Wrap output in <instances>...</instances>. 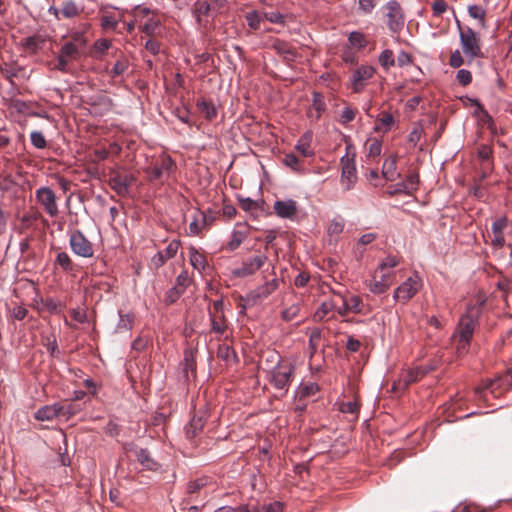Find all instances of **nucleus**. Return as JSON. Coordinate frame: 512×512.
I'll return each mask as SVG.
<instances>
[{"instance_id": "f257e3e1", "label": "nucleus", "mask_w": 512, "mask_h": 512, "mask_svg": "<svg viewBox=\"0 0 512 512\" xmlns=\"http://www.w3.org/2000/svg\"><path fill=\"white\" fill-rule=\"evenodd\" d=\"M128 68L123 52L108 39L98 41V72L102 77L116 79Z\"/></svg>"}, {"instance_id": "f03ea898", "label": "nucleus", "mask_w": 512, "mask_h": 512, "mask_svg": "<svg viewBox=\"0 0 512 512\" xmlns=\"http://www.w3.org/2000/svg\"><path fill=\"white\" fill-rule=\"evenodd\" d=\"M480 315L479 307H470L467 313L460 318L457 333L454 336L458 354H464L473 336V332Z\"/></svg>"}, {"instance_id": "7ed1b4c3", "label": "nucleus", "mask_w": 512, "mask_h": 512, "mask_svg": "<svg viewBox=\"0 0 512 512\" xmlns=\"http://www.w3.org/2000/svg\"><path fill=\"white\" fill-rule=\"evenodd\" d=\"M458 23L460 45L463 53L468 57L469 61L475 58H482L484 54L481 50V39L478 33H476L471 27H462Z\"/></svg>"}, {"instance_id": "20e7f679", "label": "nucleus", "mask_w": 512, "mask_h": 512, "mask_svg": "<svg viewBox=\"0 0 512 512\" xmlns=\"http://www.w3.org/2000/svg\"><path fill=\"white\" fill-rule=\"evenodd\" d=\"M98 180L107 182L118 195L123 196L128 193V188L134 178L124 171L108 167L102 169V178L98 175Z\"/></svg>"}, {"instance_id": "39448f33", "label": "nucleus", "mask_w": 512, "mask_h": 512, "mask_svg": "<svg viewBox=\"0 0 512 512\" xmlns=\"http://www.w3.org/2000/svg\"><path fill=\"white\" fill-rule=\"evenodd\" d=\"M294 365L289 362L277 363L270 373L269 381L277 390L288 391L294 377Z\"/></svg>"}, {"instance_id": "423d86ee", "label": "nucleus", "mask_w": 512, "mask_h": 512, "mask_svg": "<svg viewBox=\"0 0 512 512\" xmlns=\"http://www.w3.org/2000/svg\"><path fill=\"white\" fill-rule=\"evenodd\" d=\"M355 156L352 146L347 145L346 154L340 159L341 183L346 190H350L357 180Z\"/></svg>"}, {"instance_id": "0eeeda50", "label": "nucleus", "mask_w": 512, "mask_h": 512, "mask_svg": "<svg viewBox=\"0 0 512 512\" xmlns=\"http://www.w3.org/2000/svg\"><path fill=\"white\" fill-rule=\"evenodd\" d=\"M192 13L201 33L206 34L213 25L212 20L216 17L212 12L210 1L197 0L192 6Z\"/></svg>"}, {"instance_id": "6e6552de", "label": "nucleus", "mask_w": 512, "mask_h": 512, "mask_svg": "<svg viewBox=\"0 0 512 512\" xmlns=\"http://www.w3.org/2000/svg\"><path fill=\"white\" fill-rule=\"evenodd\" d=\"M224 304L222 300H216L212 304V308L209 309V319L211 325V333L217 335V339H221V337L226 334L228 330V321L224 314Z\"/></svg>"}, {"instance_id": "1a4fd4ad", "label": "nucleus", "mask_w": 512, "mask_h": 512, "mask_svg": "<svg viewBox=\"0 0 512 512\" xmlns=\"http://www.w3.org/2000/svg\"><path fill=\"white\" fill-rule=\"evenodd\" d=\"M422 285L420 276L415 273L395 289L393 297L396 301L406 304L419 292Z\"/></svg>"}, {"instance_id": "9d476101", "label": "nucleus", "mask_w": 512, "mask_h": 512, "mask_svg": "<svg viewBox=\"0 0 512 512\" xmlns=\"http://www.w3.org/2000/svg\"><path fill=\"white\" fill-rule=\"evenodd\" d=\"M278 286L279 281L276 278L270 281H266L263 285H260L247 293L243 300L247 305H256L264 299L268 298L274 291L278 289Z\"/></svg>"}, {"instance_id": "9b49d317", "label": "nucleus", "mask_w": 512, "mask_h": 512, "mask_svg": "<svg viewBox=\"0 0 512 512\" xmlns=\"http://www.w3.org/2000/svg\"><path fill=\"white\" fill-rule=\"evenodd\" d=\"M387 26L393 32H399L404 27L405 17L400 4L390 1L385 5Z\"/></svg>"}, {"instance_id": "f8f14e48", "label": "nucleus", "mask_w": 512, "mask_h": 512, "mask_svg": "<svg viewBox=\"0 0 512 512\" xmlns=\"http://www.w3.org/2000/svg\"><path fill=\"white\" fill-rule=\"evenodd\" d=\"M126 451L128 457L134 458L143 469L157 471L160 468V464L151 457L148 450L129 444L126 446Z\"/></svg>"}, {"instance_id": "ddd939ff", "label": "nucleus", "mask_w": 512, "mask_h": 512, "mask_svg": "<svg viewBox=\"0 0 512 512\" xmlns=\"http://www.w3.org/2000/svg\"><path fill=\"white\" fill-rule=\"evenodd\" d=\"M36 201L43 207L51 217H56L59 213L57 197L49 187H40L35 192Z\"/></svg>"}, {"instance_id": "4468645a", "label": "nucleus", "mask_w": 512, "mask_h": 512, "mask_svg": "<svg viewBox=\"0 0 512 512\" xmlns=\"http://www.w3.org/2000/svg\"><path fill=\"white\" fill-rule=\"evenodd\" d=\"M268 262L265 254H258L243 260L242 265L234 270L237 277H248L254 275Z\"/></svg>"}, {"instance_id": "2eb2a0df", "label": "nucleus", "mask_w": 512, "mask_h": 512, "mask_svg": "<svg viewBox=\"0 0 512 512\" xmlns=\"http://www.w3.org/2000/svg\"><path fill=\"white\" fill-rule=\"evenodd\" d=\"M70 415L69 407L60 404L43 406L35 412V418L39 421H52L58 417L68 419Z\"/></svg>"}, {"instance_id": "dca6fc26", "label": "nucleus", "mask_w": 512, "mask_h": 512, "mask_svg": "<svg viewBox=\"0 0 512 512\" xmlns=\"http://www.w3.org/2000/svg\"><path fill=\"white\" fill-rule=\"evenodd\" d=\"M394 282V273L385 272L377 269L374 272L373 278L370 280L368 287L374 294L385 293Z\"/></svg>"}, {"instance_id": "f3484780", "label": "nucleus", "mask_w": 512, "mask_h": 512, "mask_svg": "<svg viewBox=\"0 0 512 512\" xmlns=\"http://www.w3.org/2000/svg\"><path fill=\"white\" fill-rule=\"evenodd\" d=\"M70 246L73 252L82 257H92L94 253L93 244L85 236L76 231L70 236Z\"/></svg>"}, {"instance_id": "a211bd4d", "label": "nucleus", "mask_w": 512, "mask_h": 512, "mask_svg": "<svg viewBox=\"0 0 512 512\" xmlns=\"http://www.w3.org/2000/svg\"><path fill=\"white\" fill-rule=\"evenodd\" d=\"M509 223L506 217L497 218L491 227V234H489L491 245L496 249H501L505 246L504 231L508 228Z\"/></svg>"}, {"instance_id": "6ab92c4d", "label": "nucleus", "mask_w": 512, "mask_h": 512, "mask_svg": "<svg viewBox=\"0 0 512 512\" xmlns=\"http://www.w3.org/2000/svg\"><path fill=\"white\" fill-rule=\"evenodd\" d=\"M180 246L181 242L179 240H172L164 250L159 251L152 257L151 265L155 269L162 267L167 260L175 257Z\"/></svg>"}, {"instance_id": "aec40b11", "label": "nucleus", "mask_w": 512, "mask_h": 512, "mask_svg": "<svg viewBox=\"0 0 512 512\" xmlns=\"http://www.w3.org/2000/svg\"><path fill=\"white\" fill-rule=\"evenodd\" d=\"M336 298H339L341 302H344L346 309L350 310L351 313L360 314L363 310V301L360 296L354 294H343L340 291H332Z\"/></svg>"}, {"instance_id": "412c9836", "label": "nucleus", "mask_w": 512, "mask_h": 512, "mask_svg": "<svg viewBox=\"0 0 512 512\" xmlns=\"http://www.w3.org/2000/svg\"><path fill=\"white\" fill-rule=\"evenodd\" d=\"M337 307V299L331 298L329 300L324 301L315 311L313 315V319L316 322H323L326 320L334 319L335 315L333 312Z\"/></svg>"}, {"instance_id": "4be33fe9", "label": "nucleus", "mask_w": 512, "mask_h": 512, "mask_svg": "<svg viewBox=\"0 0 512 512\" xmlns=\"http://www.w3.org/2000/svg\"><path fill=\"white\" fill-rule=\"evenodd\" d=\"M374 68L371 66H361L352 75L353 91L359 93L365 86V81L374 75Z\"/></svg>"}, {"instance_id": "5701e85b", "label": "nucleus", "mask_w": 512, "mask_h": 512, "mask_svg": "<svg viewBox=\"0 0 512 512\" xmlns=\"http://www.w3.org/2000/svg\"><path fill=\"white\" fill-rule=\"evenodd\" d=\"M274 211L281 218H293L298 212L297 202L294 200H277L274 203Z\"/></svg>"}, {"instance_id": "b1692460", "label": "nucleus", "mask_w": 512, "mask_h": 512, "mask_svg": "<svg viewBox=\"0 0 512 512\" xmlns=\"http://www.w3.org/2000/svg\"><path fill=\"white\" fill-rule=\"evenodd\" d=\"M424 376L426 375L421 366L415 367L401 374L399 385L402 386V389H407L411 384L418 382Z\"/></svg>"}, {"instance_id": "393cba45", "label": "nucleus", "mask_w": 512, "mask_h": 512, "mask_svg": "<svg viewBox=\"0 0 512 512\" xmlns=\"http://www.w3.org/2000/svg\"><path fill=\"white\" fill-rule=\"evenodd\" d=\"M326 110V103L324 96L321 93H313V102L308 110V117L314 120H319Z\"/></svg>"}, {"instance_id": "a878e982", "label": "nucleus", "mask_w": 512, "mask_h": 512, "mask_svg": "<svg viewBox=\"0 0 512 512\" xmlns=\"http://www.w3.org/2000/svg\"><path fill=\"white\" fill-rule=\"evenodd\" d=\"M197 110L207 121H213L217 117V108L211 100L199 98L196 102Z\"/></svg>"}, {"instance_id": "bb28decb", "label": "nucleus", "mask_w": 512, "mask_h": 512, "mask_svg": "<svg viewBox=\"0 0 512 512\" xmlns=\"http://www.w3.org/2000/svg\"><path fill=\"white\" fill-rule=\"evenodd\" d=\"M46 44V38L40 34L29 36L23 40V47L29 53L35 54L42 50Z\"/></svg>"}, {"instance_id": "cd10ccee", "label": "nucleus", "mask_w": 512, "mask_h": 512, "mask_svg": "<svg viewBox=\"0 0 512 512\" xmlns=\"http://www.w3.org/2000/svg\"><path fill=\"white\" fill-rule=\"evenodd\" d=\"M486 391H489L494 397H498L503 393L502 389L499 387L498 381L495 378L488 379V380L484 381L482 385L477 386L475 388V394L479 398H483L484 393Z\"/></svg>"}, {"instance_id": "c85d7f7f", "label": "nucleus", "mask_w": 512, "mask_h": 512, "mask_svg": "<svg viewBox=\"0 0 512 512\" xmlns=\"http://www.w3.org/2000/svg\"><path fill=\"white\" fill-rule=\"evenodd\" d=\"M394 117L391 113L383 111L376 120L375 131L387 133L394 124Z\"/></svg>"}, {"instance_id": "c756f323", "label": "nucleus", "mask_w": 512, "mask_h": 512, "mask_svg": "<svg viewBox=\"0 0 512 512\" xmlns=\"http://www.w3.org/2000/svg\"><path fill=\"white\" fill-rule=\"evenodd\" d=\"M345 221L342 217L337 216L333 218L327 227V234L330 237V241H336L339 235L343 232Z\"/></svg>"}, {"instance_id": "7c9ffc66", "label": "nucleus", "mask_w": 512, "mask_h": 512, "mask_svg": "<svg viewBox=\"0 0 512 512\" xmlns=\"http://www.w3.org/2000/svg\"><path fill=\"white\" fill-rule=\"evenodd\" d=\"M312 141V133L306 132L304 133L296 144V150L304 157H310L313 155V151L310 149V144Z\"/></svg>"}, {"instance_id": "2f4dec72", "label": "nucleus", "mask_w": 512, "mask_h": 512, "mask_svg": "<svg viewBox=\"0 0 512 512\" xmlns=\"http://www.w3.org/2000/svg\"><path fill=\"white\" fill-rule=\"evenodd\" d=\"M138 27L141 32L145 33L148 36H153L158 32L160 28V20L156 18L155 14H153L143 23L139 24Z\"/></svg>"}, {"instance_id": "473e14b6", "label": "nucleus", "mask_w": 512, "mask_h": 512, "mask_svg": "<svg viewBox=\"0 0 512 512\" xmlns=\"http://www.w3.org/2000/svg\"><path fill=\"white\" fill-rule=\"evenodd\" d=\"M217 357L225 361L227 364L235 363L238 359L235 350L225 343L219 345L217 350Z\"/></svg>"}, {"instance_id": "72a5a7b5", "label": "nucleus", "mask_w": 512, "mask_h": 512, "mask_svg": "<svg viewBox=\"0 0 512 512\" xmlns=\"http://www.w3.org/2000/svg\"><path fill=\"white\" fill-rule=\"evenodd\" d=\"M189 260L193 268L198 271L205 270L207 266L206 257L199 253L194 247L189 248Z\"/></svg>"}, {"instance_id": "f704fd0d", "label": "nucleus", "mask_w": 512, "mask_h": 512, "mask_svg": "<svg viewBox=\"0 0 512 512\" xmlns=\"http://www.w3.org/2000/svg\"><path fill=\"white\" fill-rule=\"evenodd\" d=\"M204 419L201 416L194 415L186 427V435L189 439L196 437L204 427Z\"/></svg>"}, {"instance_id": "c9c22d12", "label": "nucleus", "mask_w": 512, "mask_h": 512, "mask_svg": "<svg viewBox=\"0 0 512 512\" xmlns=\"http://www.w3.org/2000/svg\"><path fill=\"white\" fill-rule=\"evenodd\" d=\"M397 157L389 155L383 163L382 174L386 180H393L396 174Z\"/></svg>"}, {"instance_id": "e433bc0d", "label": "nucleus", "mask_w": 512, "mask_h": 512, "mask_svg": "<svg viewBox=\"0 0 512 512\" xmlns=\"http://www.w3.org/2000/svg\"><path fill=\"white\" fill-rule=\"evenodd\" d=\"M419 176L416 173H410L407 178L403 181L402 184H399V191H404L406 193H412L418 187Z\"/></svg>"}, {"instance_id": "4c0bfd02", "label": "nucleus", "mask_w": 512, "mask_h": 512, "mask_svg": "<svg viewBox=\"0 0 512 512\" xmlns=\"http://www.w3.org/2000/svg\"><path fill=\"white\" fill-rule=\"evenodd\" d=\"M60 53L63 55V57L68 58L69 60L76 59L80 54V48L78 42H67L65 43Z\"/></svg>"}, {"instance_id": "58836bf2", "label": "nucleus", "mask_w": 512, "mask_h": 512, "mask_svg": "<svg viewBox=\"0 0 512 512\" xmlns=\"http://www.w3.org/2000/svg\"><path fill=\"white\" fill-rule=\"evenodd\" d=\"M366 149H367V158L368 159H375L381 154L382 150V142L376 138L369 139L366 142Z\"/></svg>"}, {"instance_id": "ea45409f", "label": "nucleus", "mask_w": 512, "mask_h": 512, "mask_svg": "<svg viewBox=\"0 0 512 512\" xmlns=\"http://www.w3.org/2000/svg\"><path fill=\"white\" fill-rule=\"evenodd\" d=\"M322 338V331L319 328H314L311 330L309 335V351H310V357H312L320 344Z\"/></svg>"}, {"instance_id": "a19ab883", "label": "nucleus", "mask_w": 512, "mask_h": 512, "mask_svg": "<svg viewBox=\"0 0 512 512\" xmlns=\"http://www.w3.org/2000/svg\"><path fill=\"white\" fill-rule=\"evenodd\" d=\"M153 14L154 13L149 8L143 6H137L132 11L133 19L138 23V25L143 23Z\"/></svg>"}, {"instance_id": "79ce46f5", "label": "nucleus", "mask_w": 512, "mask_h": 512, "mask_svg": "<svg viewBox=\"0 0 512 512\" xmlns=\"http://www.w3.org/2000/svg\"><path fill=\"white\" fill-rule=\"evenodd\" d=\"M283 510L284 504L279 501L253 506V512H283Z\"/></svg>"}, {"instance_id": "37998d69", "label": "nucleus", "mask_w": 512, "mask_h": 512, "mask_svg": "<svg viewBox=\"0 0 512 512\" xmlns=\"http://www.w3.org/2000/svg\"><path fill=\"white\" fill-rule=\"evenodd\" d=\"M319 391V386L316 383H306L302 384L298 389V397L299 401L302 400V398L310 397L315 395Z\"/></svg>"}, {"instance_id": "c03bdc74", "label": "nucleus", "mask_w": 512, "mask_h": 512, "mask_svg": "<svg viewBox=\"0 0 512 512\" xmlns=\"http://www.w3.org/2000/svg\"><path fill=\"white\" fill-rule=\"evenodd\" d=\"M64 18H73L80 13V8L73 1H66L63 3L60 10Z\"/></svg>"}, {"instance_id": "a18cd8bd", "label": "nucleus", "mask_w": 512, "mask_h": 512, "mask_svg": "<svg viewBox=\"0 0 512 512\" xmlns=\"http://www.w3.org/2000/svg\"><path fill=\"white\" fill-rule=\"evenodd\" d=\"M246 236V233L243 231H233L231 238L227 243V249L230 251H234L235 249H237L242 244Z\"/></svg>"}, {"instance_id": "49530a36", "label": "nucleus", "mask_w": 512, "mask_h": 512, "mask_svg": "<svg viewBox=\"0 0 512 512\" xmlns=\"http://www.w3.org/2000/svg\"><path fill=\"white\" fill-rule=\"evenodd\" d=\"M283 163L296 173H302L303 171L300 159L294 154H286Z\"/></svg>"}, {"instance_id": "de8ad7c7", "label": "nucleus", "mask_w": 512, "mask_h": 512, "mask_svg": "<svg viewBox=\"0 0 512 512\" xmlns=\"http://www.w3.org/2000/svg\"><path fill=\"white\" fill-rule=\"evenodd\" d=\"M100 24L104 31H113L118 25V20L115 14L102 15L100 18Z\"/></svg>"}, {"instance_id": "09e8293b", "label": "nucleus", "mask_w": 512, "mask_h": 512, "mask_svg": "<svg viewBox=\"0 0 512 512\" xmlns=\"http://www.w3.org/2000/svg\"><path fill=\"white\" fill-rule=\"evenodd\" d=\"M379 63L381 66L388 70L390 67L395 65V58L392 50L386 49L379 56Z\"/></svg>"}, {"instance_id": "8fccbe9b", "label": "nucleus", "mask_w": 512, "mask_h": 512, "mask_svg": "<svg viewBox=\"0 0 512 512\" xmlns=\"http://www.w3.org/2000/svg\"><path fill=\"white\" fill-rule=\"evenodd\" d=\"M184 370L186 373L188 371L195 373L196 371L195 352L192 350H186L184 353Z\"/></svg>"}, {"instance_id": "3c124183", "label": "nucleus", "mask_w": 512, "mask_h": 512, "mask_svg": "<svg viewBox=\"0 0 512 512\" xmlns=\"http://www.w3.org/2000/svg\"><path fill=\"white\" fill-rule=\"evenodd\" d=\"M400 262V258L397 256L389 255L387 256L377 269H380L382 272H391L390 270L396 267Z\"/></svg>"}, {"instance_id": "603ef678", "label": "nucleus", "mask_w": 512, "mask_h": 512, "mask_svg": "<svg viewBox=\"0 0 512 512\" xmlns=\"http://www.w3.org/2000/svg\"><path fill=\"white\" fill-rule=\"evenodd\" d=\"M339 409L342 413L357 415L360 404L357 399H354L353 401L342 402Z\"/></svg>"}, {"instance_id": "864d4df0", "label": "nucleus", "mask_w": 512, "mask_h": 512, "mask_svg": "<svg viewBox=\"0 0 512 512\" xmlns=\"http://www.w3.org/2000/svg\"><path fill=\"white\" fill-rule=\"evenodd\" d=\"M112 105V100L108 95H98V115L109 111L112 108Z\"/></svg>"}, {"instance_id": "5fc2aeb1", "label": "nucleus", "mask_w": 512, "mask_h": 512, "mask_svg": "<svg viewBox=\"0 0 512 512\" xmlns=\"http://www.w3.org/2000/svg\"><path fill=\"white\" fill-rule=\"evenodd\" d=\"M357 110L346 106L339 116V122L343 125L352 122L356 117Z\"/></svg>"}, {"instance_id": "6e6d98bb", "label": "nucleus", "mask_w": 512, "mask_h": 512, "mask_svg": "<svg viewBox=\"0 0 512 512\" xmlns=\"http://www.w3.org/2000/svg\"><path fill=\"white\" fill-rule=\"evenodd\" d=\"M56 263L65 271L72 270V261L66 252H60L57 255Z\"/></svg>"}, {"instance_id": "4d7b16f0", "label": "nucleus", "mask_w": 512, "mask_h": 512, "mask_svg": "<svg viewBox=\"0 0 512 512\" xmlns=\"http://www.w3.org/2000/svg\"><path fill=\"white\" fill-rule=\"evenodd\" d=\"M191 278L187 271H182L176 278L175 287L185 292L186 288L190 285Z\"/></svg>"}, {"instance_id": "13d9d810", "label": "nucleus", "mask_w": 512, "mask_h": 512, "mask_svg": "<svg viewBox=\"0 0 512 512\" xmlns=\"http://www.w3.org/2000/svg\"><path fill=\"white\" fill-rule=\"evenodd\" d=\"M349 42L352 46L358 47V48H363L367 44L365 36L360 32H352L349 35Z\"/></svg>"}, {"instance_id": "bf43d9fd", "label": "nucleus", "mask_w": 512, "mask_h": 512, "mask_svg": "<svg viewBox=\"0 0 512 512\" xmlns=\"http://www.w3.org/2000/svg\"><path fill=\"white\" fill-rule=\"evenodd\" d=\"M468 13H469L470 17L480 20L481 24L484 25L485 10L482 7H480L478 5H470L468 7Z\"/></svg>"}, {"instance_id": "052dcab7", "label": "nucleus", "mask_w": 512, "mask_h": 512, "mask_svg": "<svg viewBox=\"0 0 512 512\" xmlns=\"http://www.w3.org/2000/svg\"><path fill=\"white\" fill-rule=\"evenodd\" d=\"M207 485V480L205 478L197 479L194 481H190L187 484V493L188 494H194L199 492L202 488H204Z\"/></svg>"}, {"instance_id": "680f3d73", "label": "nucleus", "mask_w": 512, "mask_h": 512, "mask_svg": "<svg viewBox=\"0 0 512 512\" xmlns=\"http://www.w3.org/2000/svg\"><path fill=\"white\" fill-rule=\"evenodd\" d=\"M30 139L33 146L38 149H44L47 145L44 135L39 131H33Z\"/></svg>"}, {"instance_id": "e2e57ef3", "label": "nucleus", "mask_w": 512, "mask_h": 512, "mask_svg": "<svg viewBox=\"0 0 512 512\" xmlns=\"http://www.w3.org/2000/svg\"><path fill=\"white\" fill-rule=\"evenodd\" d=\"M248 26L253 30H258L260 28L261 18L257 11H252L246 14L245 16Z\"/></svg>"}, {"instance_id": "0e129e2a", "label": "nucleus", "mask_w": 512, "mask_h": 512, "mask_svg": "<svg viewBox=\"0 0 512 512\" xmlns=\"http://www.w3.org/2000/svg\"><path fill=\"white\" fill-rule=\"evenodd\" d=\"M456 79L462 86H467L472 82V73L467 69H460L457 72Z\"/></svg>"}, {"instance_id": "69168bd1", "label": "nucleus", "mask_w": 512, "mask_h": 512, "mask_svg": "<svg viewBox=\"0 0 512 512\" xmlns=\"http://www.w3.org/2000/svg\"><path fill=\"white\" fill-rule=\"evenodd\" d=\"M183 293L184 292L182 290L173 286L171 289H169L167 291L166 296H165V302L167 304H172V303L176 302Z\"/></svg>"}, {"instance_id": "338daca9", "label": "nucleus", "mask_w": 512, "mask_h": 512, "mask_svg": "<svg viewBox=\"0 0 512 512\" xmlns=\"http://www.w3.org/2000/svg\"><path fill=\"white\" fill-rule=\"evenodd\" d=\"M464 64V58L459 50L451 53L449 65L453 68H459Z\"/></svg>"}, {"instance_id": "774afa93", "label": "nucleus", "mask_w": 512, "mask_h": 512, "mask_svg": "<svg viewBox=\"0 0 512 512\" xmlns=\"http://www.w3.org/2000/svg\"><path fill=\"white\" fill-rule=\"evenodd\" d=\"M495 379L498 381L502 391L508 390L512 386V374L510 373L498 376Z\"/></svg>"}]
</instances>
